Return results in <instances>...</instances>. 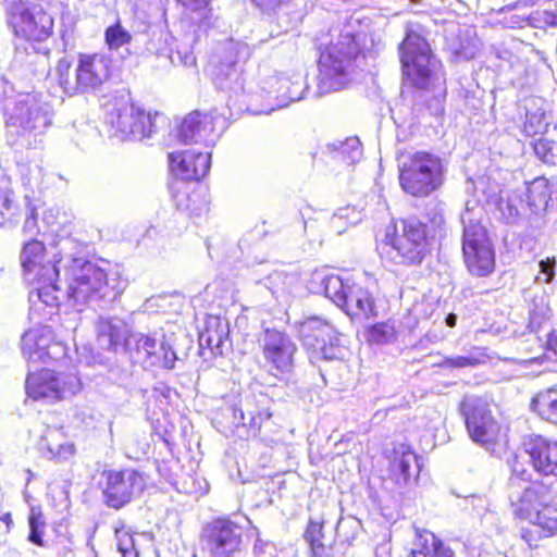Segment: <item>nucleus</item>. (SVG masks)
I'll use <instances>...</instances> for the list:
<instances>
[{
	"label": "nucleus",
	"instance_id": "1",
	"mask_svg": "<svg viewBox=\"0 0 557 557\" xmlns=\"http://www.w3.org/2000/svg\"><path fill=\"white\" fill-rule=\"evenodd\" d=\"M510 484L528 481L521 492L511 496L509 507L516 521L529 522L519 531L520 539L530 549H537L540 542L557 537V503L553 498L552 484L543 479L531 480V472L517 455L509 465Z\"/></svg>",
	"mask_w": 557,
	"mask_h": 557
},
{
	"label": "nucleus",
	"instance_id": "2",
	"mask_svg": "<svg viewBox=\"0 0 557 557\" xmlns=\"http://www.w3.org/2000/svg\"><path fill=\"white\" fill-rule=\"evenodd\" d=\"M446 219L434 208L423 220L400 218L385 231L383 243L392 247L404 265H420L431 255L433 242L445 234Z\"/></svg>",
	"mask_w": 557,
	"mask_h": 557
},
{
	"label": "nucleus",
	"instance_id": "3",
	"mask_svg": "<svg viewBox=\"0 0 557 557\" xmlns=\"http://www.w3.org/2000/svg\"><path fill=\"white\" fill-rule=\"evenodd\" d=\"M61 261V253L49 251L39 239L32 238L22 247L21 267L24 280L48 306L59 305Z\"/></svg>",
	"mask_w": 557,
	"mask_h": 557
},
{
	"label": "nucleus",
	"instance_id": "4",
	"mask_svg": "<svg viewBox=\"0 0 557 557\" xmlns=\"http://www.w3.org/2000/svg\"><path fill=\"white\" fill-rule=\"evenodd\" d=\"M114 72V61L109 55L81 52L74 71L69 60H58L53 79L66 96L73 97L98 90L113 77Z\"/></svg>",
	"mask_w": 557,
	"mask_h": 557
},
{
	"label": "nucleus",
	"instance_id": "5",
	"mask_svg": "<svg viewBox=\"0 0 557 557\" xmlns=\"http://www.w3.org/2000/svg\"><path fill=\"white\" fill-rule=\"evenodd\" d=\"M59 304L66 298L75 305H84L91 300H100L116 294L114 280L108 272L92 261L82 257H73L63 268L60 280Z\"/></svg>",
	"mask_w": 557,
	"mask_h": 557
},
{
	"label": "nucleus",
	"instance_id": "6",
	"mask_svg": "<svg viewBox=\"0 0 557 557\" xmlns=\"http://www.w3.org/2000/svg\"><path fill=\"white\" fill-rule=\"evenodd\" d=\"M357 37H337L320 50L318 59V88L321 94L341 91L352 79L355 61L363 57Z\"/></svg>",
	"mask_w": 557,
	"mask_h": 557
},
{
	"label": "nucleus",
	"instance_id": "7",
	"mask_svg": "<svg viewBox=\"0 0 557 557\" xmlns=\"http://www.w3.org/2000/svg\"><path fill=\"white\" fill-rule=\"evenodd\" d=\"M404 85L430 90L445 83L443 64L433 53L425 37H404L398 46Z\"/></svg>",
	"mask_w": 557,
	"mask_h": 557
},
{
	"label": "nucleus",
	"instance_id": "8",
	"mask_svg": "<svg viewBox=\"0 0 557 557\" xmlns=\"http://www.w3.org/2000/svg\"><path fill=\"white\" fill-rule=\"evenodd\" d=\"M104 505L121 510L147 487V475L138 468L104 463L92 475Z\"/></svg>",
	"mask_w": 557,
	"mask_h": 557
},
{
	"label": "nucleus",
	"instance_id": "9",
	"mask_svg": "<svg viewBox=\"0 0 557 557\" xmlns=\"http://www.w3.org/2000/svg\"><path fill=\"white\" fill-rule=\"evenodd\" d=\"M401 189L416 198H425L438 190L445 182V165L441 157L419 150L408 156L399 168Z\"/></svg>",
	"mask_w": 557,
	"mask_h": 557
},
{
	"label": "nucleus",
	"instance_id": "10",
	"mask_svg": "<svg viewBox=\"0 0 557 557\" xmlns=\"http://www.w3.org/2000/svg\"><path fill=\"white\" fill-rule=\"evenodd\" d=\"M461 256L468 274L483 278L491 276L497 267L496 249L487 226L470 220L461 232Z\"/></svg>",
	"mask_w": 557,
	"mask_h": 557
},
{
	"label": "nucleus",
	"instance_id": "11",
	"mask_svg": "<svg viewBox=\"0 0 557 557\" xmlns=\"http://www.w3.org/2000/svg\"><path fill=\"white\" fill-rule=\"evenodd\" d=\"M245 527L231 515L205 522L199 533L201 548L211 557H232L243 547Z\"/></svg>",
	"mask_w": 557,
	"mask_h": 557
},
{
	"label": "nucleus",
	"instance_id": "12",
	"mask_svg": "<svg viewBox=\"0 0 557 557\" xmlns=\"http://www.w3.org/2000/svg\"><path fill=\"white\" fill-rule=\"evenodd\" d=\"M81 384L76 375L70 372L41 368L29 372L25 380L26 395L46 404H55L76 395Z\"/></svg>",
	"mask_w": 557,
	"mask_h": 557
},
{
	"label": "nucleus",
	"instance_id": "13",
	"mask_svg": "<svg viewBox=\"0 0 557 557\" xmlns=\"http://www.w3.org/2000/svg\"><path fill=\"white\" fill-rule=\"evenodd\" d=\"M459 412L465 418L466 429L473 442L485 448L498 444L502 428L485 400L465 396L459 404Z\"/></svg>",
	"mask_w": 557,
	"mask_h": 557
},
{
	"label": "nucleus",
	"instance_id": "14",
	"mask_svg": "<svg viewBox=\"0 0 557 557\" xmlns=\"http://www.w3.org/2000/svg\"><path fill=\"white\" fill-rule=\"evenodd\" d=\"M297 337L311 358L332 360L339 346V334L325 319L312 315L297 322Z\"/></svg>",
	"mask_w": 557,
	"mask_h": 557
},
{
	"label": "nucleus",
	"instance_id": "15",
	"mask_svg": "<svg viewBox=\"0 0 557 557\" xmlns=\"http://www.w3.org/2000/svg\"><path fill=\"white\" fill-rule=\"evenodd\" d=\"M520 447L535 473L557 479V438L530 433L522 437Z\"/></svg>",
	"mask_w": 557,
	"mask_h": 557
},
{
	"label": "nucleus",
	"instance_id": "16",
	"mask_svg": "<svg viewBox=\"0 0 557 557\" xmlns=\"http://www.w3.org/2000/svg\"><path fill=\"white\" fill-rule=\"evenodd\" d=\"M170 172L183 182H200L210 171L211 154L194 149L168 153Z\"/></svg>",
	"mask_w": 557,
	"mask_h": 557
},
{
	"label": "nucleus",
	"instance_id": "17",
	"mask_svg": "<svg viewBox=\"0 0 557 557\" xmlns=\"http://www.w3.org/2000/svg\"><path fill=\"white\" fill-rule=\"evenodd\" d=\"M297 348L290 338L277 330H267L262 355L274 374L292 371Z\"/></svg>",
	"mask_w": 557,
	"mask_h": 557
},
{
	"label": "nucleus",
	"instance_id": "18",
	"mask_svg": "<svg viewBox=\"0 0 557 557\" xmlns=\"http://www.w3.org/2000/svg\"><path fill=\"white\" fill-rule=\"evenodd\" d=\"M388 460L386 479L397 485H405L417 479L421 471L419 455L407 444H396L386 455Z\"/></svg>",
	"mask_w": 557,
	"mask_h": 557
},
{
	"label": "nucleus",
	"instance_id": "19",
	"mask_svg": "<svg viewBox=\"0 0 557 557\" xmlns=\"http://www.w3.org/2000/svg\"><path fill=\"white\" fill-rule=\"evenodd\" d=\"M351 284H347L335 273L324 269H315L308 280V288L313 294L323 295L342 308L346 305V298Z\"/></svg>",
	"mask_w": 557,
	"mask_h": 557
},
{
	"label": "nucleus",
	"instance_id": "20",
	"mask_svg": "<svg viewBox=\"0 0 557 557\" xmlns=\"http://www.w3.org/2000/svg\"><path fill=\"white\" fill-rule=\"evenodd\" d=\"M273 412L264 404V399H253V409L248 411L247 421H243L238 430L239 437L245 441L259 438L265 441L276 430L272 420Z\"/></svg>",
	"mask_w": 557,
	"mask_h": 557
},
{
	"label": "nucleus",
	"instance_id": "21",
	"mask_svg": "<svg viewBox=\"0 0 557 557\" xmlns=\"http://www.w3.org/2000/svg\"><path fill=\"white\" fill-rule=\"evenodd\" d=\"M156 116L157 113L151 114V112L129 104L119 112L116 127L124 135L144 139L156 132Z\"/></svg>",
	"mask_w": 557,
	"mask_h": 557
},
{
	"label": "nucleus",
	"instance_id": "22",
	"mask_svg": "<svg viewBox=\"0 0 557 557\" xmlns=\"http://www.w3.org/2000/svg\"><path fill=\"white\" fill-rule=\"evenodd\" d=\"M215 123L211 112L194 110L176 126L175 138L181 144L197 143L214 133Z\"/></svg>",
	"mask_w": 557,
	"mask_h": 557
},
{
	"label": "nucleus",
	"instance_id": "23",
	"mask_svg": "<svg viewBox=\"0 0 557 557\" xmlns=\"http://www.w3.org/2000/svg\"><path fill=\"white\" fill-rule=\"evenodd\" d=\"M310 557H333L336 537L326 530L323 516L309 517L302 533Z\"/></svg>",
	"mask_w": 557,
	"mask_h": 557
},
{
	"label": "nucleus",
	"instance_id": "24",
	"mask_svg": "<svg viewBox=\"0 0 557 557\" xmlns=\"http://www.w3.org/2000/svg\"><path fill=\"white\" fill-rule=\"evenodd\" d=\"M170 193L176 210L188 220L200 218L209 210L206 196L197 188L184 183H173L170 185Z\"/></svg>",
	"mask_w": 557,
	"mask_h": 557
},
{
	"label": "nucleus",
	"instance_id": "25",
	"mask_svg": "<svg viewBox=\"0 0 557 557\" xmlns=\"http://www.w3.org/2000/svg\"><path fill=\"white\" fill-rule=\"evenodd\" d=\"M350 320H370L377 317L374 294L366 286L352 283L346 298V305L342 307Z\"/></svg>",
	"mask_w": 557,
	"mask_h": 557
},
{
	"label": "nucleus",
	"instance_id": "26",
	"mask_svg": "<svg viewBox=\"0 0 557 557\" xmlns=\"http://www.w3.org/2000/svg\"><path fill=\"white\" fill-rule=\"evenodd\" d=\"M230 342V324L218 314H208L203 330L199 334L201 349H208L212 356H222L224 345Z\"/></svg>",
	"mask_w": 557,
	"mask_h": 557
},
{
	"label": "nucleus",
	"instance_id": "27",
	"mask_svg": "<svg viewBox=\"0 0 557 557\" xmlns=\"http://www.w3.org/2000/svg\"><path fill=\"white\" fill-rule=\"evenodd\" d=\"M409 557H473L467 547L455 553L435 533L422 529L417 531V548Z\"/></svg>",
	"mask_w": 557,
	"mask_h": 557
},
{
	"label": "nucleus",
	"instance_id": "28",
	"mask_svg": "<svg viewBox=\"0 0 557 557\" xmlns=\"http://www.w3.org/2000/svg\"><path fill=\"white\" fill-rule=\"evenodd\" d=\"M529 409L541 421L557 426V383L535 391Z\"/></svg>",
	"mask_w": 557,
	"mask_h": 557
},
{
	"label": "nucleus",
	"instance_id": "29",
	"mask_svg": "<svg viewBox=\"0 0 557 557\" xmlns=\"http://www.w3.org/2000/svg\"><path fill=\"white\" fill-rule=\"evenodd\" d=\"M52 342L51 332L38 329L26 331L22 336V351L30 361L49 357L48 347Z\"/></svg>",
	"mask_w": 557,
	"mask_h": 557
},
{
	"label": "nucleus",
	"instance_id": "30",
	"mask_svg": "<svg viewBox=\"0 0 557 557\" xmlns=\"http://www.w3.org/2000/svg\"><path fill=\"white\" fill-rule=\"evenodd\" d=\"M398 325L394 318L371 323L364 327L363 334L369 345L383 346L397 341Z\"/></svg>",
	"mask_w": 557,
	"mask_h": 557
},
{
	"label": "nucleus",
	"instance_id": "31",
	"mask_svg": "<svg viewBox=\"0 0 557 557\" xmlns=\"http://www.w3.org/2000/svg\"><path fill=\"white\" fill-rule=\"evenodd\" d=\"M184 8L191 26L208 30L213 25L211 0H176Z\"/></svg>",
	"mask_w": 557,
	"mask_h": 557
},
{
	"label": "nucleus",
	"instance_id": "32",
	"mask_svg": "<svg viewBox=\"0 0 557 557\" xmlns=\"http://www.w3.org/2000/svg\"><path fill=\"white\" fill-rule=\"evenodd\" d=\"M160 348L163 351V359L158 355V342L154 337L141 334L137 339V350L144 352L145 357L151 360V364L173 369L175 361L173 351L163 346Z\"/></svg>",
	"mask_w": 557,
	"mask_h": 557
},
{
	"label": "nucleus",
	"instance_id": "33",
	"mask_svg": "<svg viewBox=\"0 0 557 557\" xmlns=\"http://www.w3.org/2000/svg\"><path fill=\"white\" fill-rule=\"evenodd\" d=\"M27 522L29 527V532L27 535V540L39 547H45L46 542L44 540L45 529L47 527L46 516L40 506L33 505L29 508V512L27 516Z\"/></svg>",
	"mask_w": 557,
	"mask_h": 557
},
{
	"label": "nucleus",
	"instance_id": "34",
	"mask_svg": "<svg viewBox=\"0 0 557 557\" xmlns=\"http://www.w3.org/2000/svg\"><path fill=\"white\" fill-rule=\"evenodd\" d=\"M334 158L345 164H355L362 157V145L357 137H347L333 148Z\"/></svg>",
	"mask_w": 557,
	"mask_h": 557
},
{
	"label": "nucleus",
	"instance_id": "35",
	"mask_svg": "<svg viewBox=\"0 0 557 557\" xmlns=\"http://www.w3.org/2000/svg\"><path fill=\"white\" fill-rule=\"evenodd\" d=\"M9 23L14 35H47L45 28L38 29L34 16L27 11H17L10 14Z\"/></svg>",
	"mask_w": 557,
	"mask_h": 557
},
{
	"label": "nucleus",
	"instance_id": "36",
	"mask_svg": "<svg viewBox=\"0 0 557 557\" xmlns=\"http://www.w3.org/2000/svg\"><path fill=\"white\" fill-rule=\"evenodd\" d=\"M98 334L99 337L108 341L110 348L113 350L125 345L128 338V332L122 325L114 323L112 320L101 321L99 323Z\"/></svg>",
	"mask_w": 557,
	"mask_h": 557
},
{
	"label": "nucleus",
	"instance_id": "37",
	"mask_svg": "<svg viewBox=\"0 0 557 557\" xmlns=\"http://www.w3.org/2000/svg\"><path fill=\"white\" fill-rule=\"evenodd\" d=\"M22 213L23 210L15 202L12 194L7 189H0V227L17 222Z\"/></svg>",
	"mask_w": 557,
	"mask_h": 557
},
{
	"label": "nucleus",
	"instance_id": "38",
	"mask_svg": "<svg viewBox=\"0 0 557 557\" xmlns=\"http://www.w3.org/2000/svg\"><path fill=\"white\" fill-rule=\"evenodd\" d=\"M527 196L530 205L534 207L546 206L552 196L548 181L545 178H535L528 186Z\"/></svg>",
	"mask_w": 557,
	"mask_h": 557
},
{
	"label": "nucleus",
	"instance_id": "39",
	"mask_svg": "<svg viewBox=\"0 0 557 557\" xmlns=\"http://www.w3.org/2000/svg\"><path fill=\"white\" fill-rule=\"evenodd\" d=\"M116 546L122 557H139L135 546L133 534L127 530L124 522H121L114 529Z\"/></svg>",
	"mask_w": 557,
	"mask_h": 557
},
{
	"label": "nucleus",
	"instance_id": "40",
	"mask_svg": "<svg viewBox=\"0 0 557 557\" xmlns=\"http://www.w3.org/2000/svg\"><path fill=\"white\" fill-rule=\"evenodd\" d=\"M557 360V331L553 330L547 334L544 352L537 356H530L522 360L527 364H543Z\"/></svg>",
	"mask_w": 557,
	"mask_h": 557
},
{
	"label": "nucleus",
	"instance_id": "41",
	"mask_svg": "<svg viewBox=\"0 0 557 557\" xmlns=\"http://www.w3.org/2000/svg\"><path fill=\"white\" fill-rule=\"evenodd\" d=\"M485 354H470L468 356L445 357L441 366L446 369L474 368L484 362Z\"/></svg>",
	"mask_w": 557,
	"mask_h": 557
},
{
	"label": "nucleus",
	"instance_id": "42",
	"mask_svg": "<svg viewBox=\"0 0 557 557\" xmlns=\"http://www.w3.org/2000/svg\"><path fill=\"white\" fill-rule=\"evenodd\" d=\"M547 128L545 113L543 111L527 112L522 124V133L528 137L543 134Z\"/></svg>",
	"mask_w": 557,
	"mask_h": 557
},
{
	"label": "nucleus",
	"instance_id": "43",
	"mask_svg": "<svg viewBox=\"0 0 557 557\" xmlns=\"http://www.w3.org/2000/svg\"><path fill=\"white\" fill-rule=\"evenodd\" d=\"M534 153L541 158L544 162H553L554 153L550 143L546 139L539 138L533 144Z\"/></svg>",
	"mask_w": 557,
	"mask_h": 557
},
{
	"label": "nucleus",
	"instance_id": "44",
	"mask_svg": "<svg viewBox=\"0 0 557 557\" xmlns=\"http://www.w3.org/2000/svg\"><path fill=\"white\" fill-rule=\"evenodd\" d=\"M556 258L555 257H552V258H546V259H543L540 261V270H541V273H543L545 275L544 277V282L545 283H549L554 275H555V267H556Z\"/></svg>",
	"mask_w": 557,
	"mask_h": 557
},
{
	"label": "nucleus",
	"instance_id": "45",
	"mask_svg": "<svg viewBox=\"0 0 557 557\" xmlns=\"http://www.w3.org/2000/svg\"><path fill=\"white\" fill-rule=\"evenodd\" d=\"M244 69L243 67H239L238 70L235 67V63L234 62H222L221 65L219 66V75L220 76H223V77H228L231 76L233 73L236 74V78H238V76L243 75L244 74Z\"/></svg>",
	"mask_w": 557,
	"mask_h": 557
},
{
	"label": "nucleus",
	"instance_id": "46",
	"mask_svg": "<svg viewBox=\"0 0 557 557\" xmlns=\"http://www.w3.org/2000/svg\"><path fill=\"white\" fill-rule=\"evenodd\" d=\"M49 450L58 458H65L66 456L73 455L75 451L73 444L69 443L61 444L57 448L49 447Z\"/></svg>",
	"mask_w": 557,
	"mask_h": 557
},
{
	"label": "nucleus",
	"instance_id": "47",
	"mask_svg": "<svg viewBox=\"0 0 557 557\" xmlns=\"http://www.w3.org/2000/svg\"><path fill=\"white\" fill-rule=\"evenodd\" d=\"M14 525L11 512L0 516V535H8Z\"/></svg>",
	"mask_w": 557,
	"mask_h": 557
},
{
	"label": "nucleus",
	"instance_id": "48",
	"mask_svg": "<svg viewBox=\"0 0 557 557\" xmlns=\"http://www.w3.org/2000/svg\"><path fill=\"white\" fill-rule=\"evenodd\" d=\"M541 18L544 26L557 27V12L543 11Z\"/></svg>",
	"mask_w": 557,
	"mask_h": 557
},
{
	"label": "nucleus",
	"instance_id": "49",
	"mask_svg": "<svg viewBox=\"0 0 557 557\" xmlns=\"http://www.w3.org/2000/svg\"><path fill=\"white\" fill-rule=\"evenodd\" d=\"M261 10L275 9L281 5V0H251Z\"/></svg>",
	"mask_w": 557,
	"mask_h": 557
},
{
	"label": "nucleus",
	"instance_id": "50",
	"mask_svg": "<svg viewBox=\"0 0 557 557\" xmlns=\"http://www.w3.org/2000/svg\"><path fill=\"white\" fill-rule=\"evenodd\" d=\"M104 35H127L121 26V22L117 20L113 25L107 27Z\"/></svg>",
	"mask_w": 557,
	"mask_h": 557
},
{
	"label": "nucleus",
	"instance_id": "51",
	"mask_svg": "<svg viewBox=\"0 0 557 557\" xmlns=\"http://www.w3.org/2000/svg\"><path fill=\"white\" fill-rule=\"evenodd\" d=\"M106 38H107L108 45L110 47H112L114 45H123L125 42H128L131 37H115V36H112V37H106Z\"/></svg>",
	"mask_w": 557,
	"mask_h": 557
},
{
	"label": "nucleus",
	"instance_id": "52",
	"mask_svg": "<svg viewBox=\"0 0 557 557\" xmlns=\"http://www.w3.org/2000/svg\"><path fill=\"white\" fill-rule=\"evenodd\" d=\"M446 323L449 327H454L457 323V315L454 314V313H449L447 317H446Z\"/></svg>",
	"mask_w": 557,
	"mask_h": 557
},
{
	"label": "nucleus",
	"instance_id": "53",
	"mask_svg": "<svg viewBox=\"0 0 557 557\" xmlns=\"http://www.w3.org/2000/svg\"><path fill=\"white\" fill-rule=\"evenodd\" d=\"M28 219L32 220L33 224L36 223L37 216H36V210L34 208H30Z\"/></svg>",
	"mask_w": 557,
	"mask_h": 557
},
{
	"label": "nucleus",
	"instance_id": "54",
	"mask_svg": "<svg viewBox=\"0 0 557 557\" xmlns=\"http://www.w3.org/2000/svg\"><path fill=\"white\" fill-rule=\"evenodd\" d=\"M537 318H539V314L537 313H532L531 317H530V323L531 324H534V323H540L541 321L539 320L537 321Z\"/></svg>",
	"mask_w": 557,
	"mask_h": 557
},
{
	"label": "nucleus",
	"instance_id": "55",
	"mask_svg": "<svg viewBox=\"0 0 557 557\" xmlns=\"http://www.w3.org/2000/svg\"><path fill=\"white\" fill-rule=\"evenodd\" d=\"M541 317H542L543 319H544V318H546V313L543 311V312H542V314H541Z\"/></svg>",
	"mask_w": 557,
	"mask_h": 557
}]
</instances>
